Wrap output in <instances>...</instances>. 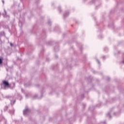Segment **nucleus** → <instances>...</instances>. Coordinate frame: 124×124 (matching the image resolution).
I'll list each match as a JSON object with an SVG mask.
<instances>
[{
	"label": "nucleus",
	"instance_id": "27",
	"mask_svg": "<svg viewBox=\"0 0 124 124\" xmlns=\"http://www.w3.org/2000/svg\"><path fill=\"white\" fill-rule=\"evenodd\" d=\"M48 23H50V22H48Z\"/></svg>",
	"mask_w": 124,
	"mask_h": 124
},
{
	"label": "nucleus",
	"instance_id": "11",
	"mask_svg": "<svg viewBox=\"0 0 124 124\" xmlns=\"http://www.w3.org/2000/svg\"><path fill=\"white\" fill-rule=\"evenodd\" d=\"M38 96H37V94H35L33 96V99H36V98L37 97H38Z\"/></svg>",
	"mask_w": 124,
	"mask_h": 124
},
{
	"label": "nucleus",
	"instance_id": "23",
	"mask_svg": "<svg viewBox=\"0 0 124 124\" xmlns=\"http://www.w3.org/2000/svg\"><path fill=\"white\" fill-rule=\"evenodd\" d=\"M1 15V13L0 12V17Z\"/></svg>",
	"mask_w": 124,
	"mask_h": 124
},
{
	"label": "nucleus",
	"instance_id": "18",
	"mask_svg": "<svg viewBox=\"0 0 124 124\" xmlns=\"http://www.w3.org/2000/svg\"><path fill=\"white\" fill-rule=\"evenodd\" d=\"M118 54H121V51H118Z\"/></svg>",
	"mask_w": 124,
	"mask_h": 124
},
{
	"label": "nucleus",
	"instance_id": "17",
	"mask_svg": "<svg viewBox=\"0 0 124 124\" xmlns=\"http://www.w3.org/2000/svg\"><path fill=\"white\" fill-rule=\"evenodd\" d=\"M10 46H11V47H12V46H13V44H12V43H10Z\"/></svg>",
	"mask_w": 124,
	"mask_h": 124
},
{
	"label": "nucleus",
	"instance_id": "1",
	"mask_svg": "<svg viewBox=\"0 0 124 124\" xmlns=\"http://www.w3.org/2000/svg\"><path fill=\"white\" fill-rule=\"evenodd\" d=\"M2 84L4 88H9V89H14L15 88V84L14 83L9 84L8 81L3 80Z\"/></svg>",
	"mask_w": 124,
	"mask_h": 124
},
{
	"label": "nucleus",
	"instance_id": "4",
	"mask_svg": "<svg viewBox=\"0 0 124 124\" xmlns=\"http://www.w3.org/2000/svg\"><path fill=\"white\" fill-rule=\"evenodd\" d=\"M9 113L11 114V115H14V113H15V110L14 109L9 110Z\"/></svg>",
	"mask_w": 124,
	"mask_h": 124
},
{
	"label": "nucleus",
	"instance_id": "24",
	"mask_svg": "<svg viewBox=\"0 0 124 124\" xmlns=\"http://www.w3.org/2000/svg\"><path fill=\"white\" fill-rule=\"evenodd\" d=\"M55 57H56V58H58V56H56Z\"/></svg>",
	"mask_w": 124,
	"mask_h": 124
},
{
	"label": "nucleus",
	"instance_id": "22",
	"mask_svg": "<svg viewBox=\"0 0 124 124\" xmlns=\"http://www.w3.org/2000/svg\"><path fill=\"white\" fill-rule=\"evenodd\" d=\"M122 63L124 64V61H122Z\"/></svg>",
	"mask_w": 124,
	"mask_h": 124
},
{
	"label": "nucleus",
	"instance_id": "10",
	"mask_svg": "<svg viewBox=\"0 0 124 124\" xmlns=\"http://www.w3.org/2000/svg\"><path fill=\"white\" fill-rule=\"evenodd\" d=\"M4 14H3V17H6L7 13H6V11L5 10H4Z\"/></svg>",
	"mask_w": 124,
	"mask_h": 124
},
{
	"label": "nucleus",
	"instance_id": "9",
	"mask_svg": "<svg viewBox=\"0 0 124 124\" xmlns=\"http://www.w3.org/2000/svg\"><path fill=\"white\" fill-rule=\"evenodd\" d=\"M2 61H3V58L0 57V64H1L2 63Z\"/></svg>",
	"mask_w": 124,
	"mask_h": 124
},
{
	"label": "nucleus",
	"instance_id": "20",
	"mask_svg": "<svg viewBox=\"0 0 124 124\" xmlns=\"http://www.w3.org/2000/svg\"><path fill=\"white\" fill-rule=\"evenodd\" d=\"M110 80V78H108V81H109Z\"/></svg>",
	"mask_w": 124,
	"mask_h": 124
},
{
	"label": "nucleus",
	"instance_id": "3",
	"mask_svg": "<svg viewBox=\"0 0 124 124\" xmlns=\"http://www.w3.org/2000/svg\"><path fill=\"white\" fill-rule=\"evenodd\" d=\"M68 15H69V12H68V11L65 12V13L63 14L64 18H66V17H67V16H68Z\"/></svg>",
	"mask_w": 124,
	"mask_h": 124
},
{
	"label": "nucleus",
	"instance_id": "16",
	"mask_svg": "<svg viewBox=\"0 0 124 124\" xmlns=\"http://www.w3.org/2000/svg\"><path fill=\"white\" fill-rule=\"evenodd\" d=\"M2 2L3 4H4V0H2Z\"/></svg>",
	"mask_w": 124,
	"mask_h": 124
},
{
	"label": "nucleus",
	"instance_id": "19",
	"mask_svg": "<svg viewBox=\"0 0 124 124\" xmlns=\"http://www.w3.org/2000/svg\"><path fill=\"white\" fill-rule=\"evenodd\" d=\"M24 86H25V87H27V83H25V84H24Z\"/></svg>",
	"mask_w": 124,
	"mask_h": 124
},
{
	"label": "nucleus",
	"instance_id": "5",
	"mask_svg": "<svg viewBox=\"0 0 124 124\" xmlns=\"http://www.w3.org/2000/svg\"><path fill=\"white\" fill-rule=\"evenodd\" d=\"M0 36H5V33L4 31H1L0 32Z\"/></svg>",
	"mask_w": 124,
	"mask_h": 124
},
{
	"label": "nucleus",
	"instance_id": "28",
	"mask_svg": "<svg viewBox=\"0 0 124 124\" xmlns=\"http://www.w3.org/2000/svg\"><path fill=\"white\" fill-rule=\"evenodd\" d=\"M26 96H28V95H26Z\"/></svg>",
	"mask_w": 124,
	"mask_h": 124
},
{
	"label": "nucleus",
	"instance_id": "25",
	"mask_svg": "<svg viewBox=\"0 0 124 124\" xmlns=\"http://www.w3.org/2000/svg\"><path fill=\"white\" fill-rule=\"evenodd\" d=\"M82 98H83V97H84V95H82Z\"/></svg>",
	"mask_w": 124,
	"mask_h": 124
},
{
	"label": "nucleus",
	"instance_id": "12",
	"mask_svg": "<svg viewBox=\"0 0 124 124\" xmlns=\"http://www.w3.org/2000/svg\"><path fill=\"white\" fill-rule=\"evenodd\" d=\"M101 58L103 60H106V56H103L101 57Z\"/></svg>",
	"mask_w": 124,
	"mask_h": 124
},
{
	"label": "nucleus",
	"instance_id": "15",
	"mask_svg": "<svg viewBox=\"0 0 124 124\" xmlns=\"http://www.w3.org/2000/svg\"><path fill=\"white\" fill-rule=\"evenodd\" d=\"M96 61L98 63H99V64H100V61H99V60L96 59Z\"/></svg>",
	"mask_w": 124,
	"mask_h": 124
},
{
	"label": "nucleus",
	"instance_id": "21",
	"mask_svg": "<svg viewBox=\"0 0 124 124\" xmlns=\"http://www.w3.org/2000/svg\"><path fill=\"white\" fill-rule=\"evenodd\" d=\"M114 115H117V113H114Z\"/></svg>",
	"mask_w": 124,
	"mask_h": 124
},
{
	"label": "nucleus",
	"instance_id": "2",
	"mask_svg": "<svg viewBox=\"0 0 124 124\" xmlns=\"http://www.w3.org/2000/svg\"><path fill=\"white\" fill-rule=\"evenodd\" d=\"M23 113L24 116H28V115L31 113V109L28 108H26L23 111Z\"/></svg>",
	"mask_w": 124,
	"mask_h": 124
},
{
	"label": "nucleus",
	"instance_id": "7",
	"mask_svg": "<svg viewBox=\"0 0 124 124\" xmlns=\"http://www.w3.org/2000/svg\"><path fill=\"white\" fill-rule=\"evenodd\" d=\"M15 102H16V100H14V101H13L12 100L11 101V104L12 106H13V105H14V104H15Z\"/></svg>",
	"mask_w": 124,
	"mask_h": 124
},
{
	"label": "nucleus",
	"instance_id": "13",
	"mask_svg": "<svg viewBox=\"0 0 124 124\" xmlns=\"http://www.w3.org/2000/svg\"><path fill=\"white\" fill-rule=\"evenodd\" d=\"M107 116V117H108V118H111V114H110V113H108Z\"/></svg>",
	"mask_w": 124,
	"mask_h": 124
},
{
	"label": "nucleus",
	"instance_id": "26",
	"mask_svg": "<svg viewBox=\"0 0 124 124\" xmlns=\"http://www.w3.org/2000/svg\"><path fill=\"white\" fill-rule=\"evenodd\" d=\"M72 27H73V25H72Z\"/></svg>",
	"mask_w": 124,
	"mask_h": 124
},
{
	"label": "nucleus",
	"instance_id": "6",
	"mask_svg": "<svg viewBox=\"0 0 124 124\" xmlns=\"http://www.w3.org/2000/svg\"><path fill=\"white\" fill-rule=\"evenodd\" d=\"M8 108H9V106H6L4 108V111H7L8 110Z\"/></svg>",
	"mask_w": 124,
	"mask_h": 124
},
{
	"label": "nucleus",
	"instance_id": "8",
	"mask_svg": "<svg viewBox=\"0 0 124 124\" xmlns=\"http://www.w3.org/2000/svg\"><path fill=\"white\" fill-rule=\"evenodd\" d=\"M2 120H5V118L3 116H2V115H0V122L1 121H2Z\"/></svg>",
	"mask_w": 124,
	"mask_h": 124
},
{
	"label": "nucleus",
	"instance_id": "14",
	"mask_svg": "<svg viewBox=\"0 0 124 124\" xmlns=\"http://www.w3.org/2000/svg\"><path fill=\"white\" fill-rule=\"evenodd\" d=\"M58 10L59 12H62V9H61V7H58Z\"/></svg>",
	"mask_w": 124,
	"mask_h": 124
}]
</instances>
